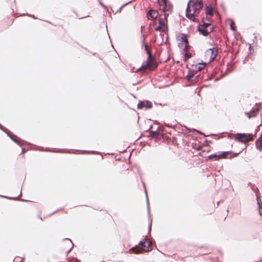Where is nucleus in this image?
I'll list each match as a JSON object with an SVG mask.
<instances>
[{"mask_svg":"<svg viewBox=\"0 0 262 262\" xmlns=\"http://www.w3.org/2000/svg\"><path fill=\"white\" fill-rule=\"evenodd\" d=\"M65 241L67 242V244L68 245V247L69 248V249L68 251V252L69 253L71 251V250L73 248V244L72 241L69 239H66Z\"/></svg>","mask_w":262,"mask_h":262,"instance_id":"a211bd4d","label":"nucleus"},{"mask_svg":"<svg viewBox=\"0 0 262 262\" xmlns=\"http://www.w3.org/2000/svg\"><path fill=\"white\" fill-rule=\"evenodd\" d=\"M234 136L235 140L242 143H246L252 140V136L250 134H237L235 135Z\"/></svg>","mask_w":262,"mask_h":262,"instance_id":"20e7f679","label":"nucleus"},{"mask_svg":"<svg viewBox=\"0 0 262 262\" xmlns=\"http://www.w3.org/2000/svg\"><path fill=\"white\" fill-rule=\"evenodd\" d=\"M144 45L145 50L146 51V53H147L148 56H149V57H150V56H151V55H152L151 53L148 49V46L146 44H144Z\"/></svg>","mask_w":262,"mask_h":262,"instance_id":"412c9836","label":"nucleus"},{"mask_svg":"<svg viewBox=\"0 0 262 262\" xmlns=\"http://www.w3.org/2000/svg\"><path fill=\"white\" fill-rule=\"evenodd\" d=\"M256 196H257V204L258 205L260 204V202H261L260 198L258 196V195L257 194H256Z\"/></svg>","mask_w":262,"mask_h":262,"instance_id":"393cba45","label":"nucleus"},{"mask_svg":"<svg viewBox=\"0 0 262 262\" xmlns=\"http://www.w3.org/2000/svg\"><path fill=\"white\" fill-rule=\"evenodd\" d=\"M166 19L167 18L165 19L164 17V18H160L159 20V26L155 29L156 31L164 32L166 30V26L165 21Z\"/></svg>","mask_w":262,"mask_h":262,"instance_id":"423d86ee","label":"nucleus"},{"mask_svg":"<svg viewBox=\"0 0 262 262\" xmlns=\"http://www.w3.org/2000/svg\"><path fill=\"white\" fill-rule=\"evenodd\" d=\"M9 199H11V200H15L16 199L15 198H9Z\"/></svg>","mask_w":262,"mask_h":262,"instance_id":"2f4dec72","label":"nucleus"},{"mask_svg":"<svg viewBox=\"0 0 262 262\" xmlns=\"http://www.w3.org/2000/svg\"><path fill=\"white\" fill-rule=\"evenodd\" d=\"M188 11H189V7L187 6V10H186V16L189 19L194 21V12H193V13H189Z\"/></svg>","mask_w":262,"mask_h":262,"instance_id":"2eb2a0df","label":"nucleus"},{"mask_svg":"<svg viewBox=\"0 0 262 262\" xmlns=\"http://www.w3.org/2000/svg\"><path fill=\"white\" fill-rule=\"evenodd\" d=\"M217 54V49L216 48L208 49L205 52V56L209 61H212L216 57Z\"/></svg>","mask_w":262,"mask_h":262,"instance_id":"39448f33","label":"nucleus"},{"mask_svg":"<svg viewBox=\"0 0 262 262\" xmlns=\"http://www.w3.org/2000/svg\"><path fill=\"white\" fill-rule=\"evenodd\" d=\"M0 128L2 130H3L4 132H5L8 136L16 143H17L18 145H21L20 143L18 142L17 140H16L14 137H15V136L13 135H12L10 131L8 130L7 129L3 127L2 125L0 124Z\"/></svg>","mask_w":262,"mask_h":262,"instance_id":"9d476101","label":"nucleus"},{"mask_svg":"<svg viewBox=\"0 0 262 262\" xmlns=\"http://www.w3.org/2000/svg\"><path fill=\"white\" fill-rule=\"evenodd\" d=\"M256 146L259 150H262V134L256 142Z\"/></svg>","mask_w":262,"mask_h":262,"instance_id":"4468645a","label":"nucleus"},{"mask_svg":"<svg viewBox=\"0 0 262 262\" xmlns=\"http://www.w3.org/2000/svg\"><path fill=\"white\" fill-rule=\"evenodd\" d=\"M259 208V213H261L262 212V202H260V204L258 205Z\"/></svg>","mask_w":262,"mask_h":262,"instance_id":"b1692460","label":"nucleus"},{"mask_svg":"<svg viewBox=\"0 0 262 262\" xmlns=\"http://www.w3.org/2000/svg\"><path fill=\"white\" fill-rule=\"evenodd\" d=\"M23 152H24V149H22Z\"/></svg>","mask_w":262,"mask_h":262,"instance_id":"f704fd0d","label":"nucleus"},{"mask_svg":"<svg viewBox=\"0 0 262 262\" xmlns=\"http://www.w3.org/2000/svg\"><path fill=\"white\" fill-rule=\"evenodd\" d=\"M152 103L151 102L148 101H141L140 103L138 104V108H142L143 107H145L146 108H149L151 107Z\"/></svg>","mask_w":262,"mask_h":262,"instance_id":"9b49d317","label":"nucleus"},{"mask_svg":"<svg viewBox=\"0 0 262 262\" xmlns=\"http://www.w3.org/2000/svg\"><path fill=\"white\" fill-rule=\"evenodd\" d=\"M80 153H81V154H96L97 152L95 151H93L83 150V151H81Z\"/></svg>","mask_w":262,"mask_h":262,"instance_id":"5701e85b","label":"nucleus"},{"mask_svg":"<svg viewBox=\"0 0 262 262\" xmlns=\"http://www.w3.org/2000/svg\"><path fill=\"white\" fill-rule=\"evenodd\" d=\"M189 3H190V2H189V3L188 4V6L189 7Z\"/></svg>","mask_w":262,"mask_h":262,"instance_id":"72a5a7b5","label":"nucleus"},{"mask_svg":"<svg viewBox=\"0 0 262 262\" xmlns=\"http://www.w3.org/2000/svg\"><path fill=\"white\" fill-rule=\"evenodd\" d=\"M258 108L253 110V111H251L250 113L248 114V117L250 118L251 117H255L258 114Z\"/></svg>","mask_w":262,"mask_h":262,"instance_id":"dca6fc26","label":"nucleus"},{"mask_svg":"<svg viewBox=\"0 0 262 262\" xmlns=\"http://www.w3.org/2000/svg\"><path fill=\"white\" fill-rule=\"evenodd\" d=\"M229 154H230L229 151H225V152H222V154H220L219 155H215V154L211 155L209 156V158H210V159L212 158H215V160H219L220 159L226 158L227 156Z\"/></svg>","mask_w":262,"mask_h":262,"instance_id":"1a4fd4ad","label":"nucleus"},{"mask_svg":"<svg viewBox=\"0 0 262 262\" xmlns=\"http://www.w3.org/2000/svg\"><path fill=\"white\" fill-rule=\"evenodd\" d=\"M205 67V64L204 63H198L196 64L192 65L191 70L193 72H197L201 71Z\"/></svg>","mask_w":262,"mask_h":262,"instance_id":"0eeeda50","label":"nucleus"},{"mask_svg":"<svg viewBox=\"0 0 262 262\" xmlns=\"http://www.w3.org/2000/svg\"><path fill=\"white\" fill-rule=\"evenodd\" d=\"M1 197H5L4 196L0 195Z\"/></svg>","mask_w":262,"mask_h":262,"instance_id":"c9c22d12","label":"nucleus"},{"mask_svg":"<svg viewBox=\"0 0 262 262\" xmlns=\"http://www.w3.org/2000/svg\"><path fill=\"white\" fill-rule=\"evenodd\" d=\"M158 12L156 10H150L147 14V17L149 18L150 17L151 19H156L158 16Z\"/></svg>","mask_w":262,"mask_h":262,"instance_id":"f8f14e48","label":"nucleus"},{"mask_svg":"<svg viewBox=\"0 0 262 262\" xmlns=\"http://www.w3.org/2000/svg\"><path fill=\"white\" fill-rule=\"evenodd\" d=\"M209 19V18H207V20L208 21L206 22V21H205V20L203 18V25H200V26H201V27H205V28H208L210 26V22Z\"/></svg>","mask_w":262,"mask_h":262,"instance_id":"6ab92c4d","label":"nucleus"},{"mask_svg":"<svg viewBox=\"0 0 262 262\" xmlns=\"http://www.w3.org/2000/svg\"><path fill=\"white\" fill-rule=\"evenodd\" d=\"M212 30L213 29L212 27L206 28L199 26L198 28L199 31L204 36H207L209 33L212 31Z\"/></svg>","mask_w":262,"mask_h":262,"instance_id":"6e6552de","label":"nucleus"},{"mask_svg":"<svg viewBox=\"0 0 262 262\" xmlns=\"http://www.w3.org/2000/svg\"><path fill=\"white\" fill-rule=\"evenodd\" d=\"M152 249L151 242L147 238H144L139 243V246H136L131 248L129 250L132 252L138 254L141 252V250L144 252H148Z\"/></svg>","mask_w":262,"mask_h":262,"instance_id":"f257e3e1","label":"nucleus"},{"mask_svg":"<svg viewBox=\"0 0 262 262\" xmlns=\"http://www.w3.org/2000/svg\"><path fill=\"white\" fill-rule=\"evenodd\" d=\"M14 260L16 262H23L24 261V259L20 257H17L14 258Z\"/></svg>","mask_w":262,"mask_h":262,"instance_id":"4be33fe9","label":"nucleus"},{"mask_svg":"<svg viewBox=\"0 0 262 262\" xmlns=\"http://www.w3.org/2000/svg\"><path fill=\"white\" fill-rule=\"evenodd\" d=\"M145 39V37L144 35L142 34L141 36V39L143 44H144Z\"/></svg>","mask_w":262,"mask_h":262,"instance_id":"a878e982","label":"nucleus"},{"mask_svg":"<svg viewBox=\"0 0 262 262\" xmlns=\"http://www.w3.org/2000/svg\"><path fill=\"white\" fill-rule=\"evenodd\" d=\"M197 78H198V77H196L195 78V79L194 80V81H196V79H197Z\"/></svg>","mask_w":262,"mask_h":262,"instance_id":"473e14b6","label":"nucleus"},{"mask_svg":"<svg viewBox=\"0 0 262 262\" xmlns=\"http://www.w3.org/2000/svg\"><path fill=\"white\" fill-rule=\"evenodd\" d=\"M159 5L160 9L164 12L165 18L166 19L171 12L172 5L167 0H161L159 2Z\"/></svg>","mask_w":262,"mask_h":262,"instance_id":"f03ea898","label":"nucleus"},{"mask_svg":"<svg viewBox=\"0 0 262 262\" xmlns=\"http://www.w3.org/2000/svg\"><path fill=\"white\" fill-rule=\"evenodd\" d=\"M213 10L212 8L210 7L207 6L206 8V13L207 15L211 16L213 15Z\"/></svg>","mask_w":262,"mask_h":262,"instance_id":"aec40b11","label":"nucleus"},{"mask_svg":"<svg viewBox=\"0 0 262 262\" xmlns=\"http://www.w3.org/2000/svg\"><path fill=\"white\" fill-rule=\"evenodd\" d=\"M158 134V132H152L151 133V135L152 136V137H154V136H155V135H156V134Z\"/></svg>","mask_w":262,"mask_h":262,"instance_id":"cd10ccee","label":"nucleus"},{"mask_svg":"<svg viewBox=\"0 0 262 262\" xmlns=\"http://www.w3.org/2000/svg\"><path fill=\"white\" fill-rule=\"evenodd\" d=\"M143 27H141V31L142 30Z\"/></svg>","mask_w":262,"mask_h":262,"instance_id":"e433bc0d","label":"nucleus"},{"mask_svg":"<svg viewBox=\"0 0 262 262\" xmlns=\"http://www.w3.org/2000/svg\"><path fill=\"white\" fill-rule=\"evenodd\" d=\"M157 66V64L154 59L152 58V55L149 57L148 56L147 60L146 63H143L142 66L138 69L140 70H146L147 69H154Z\"/></svg>","mask_w":262,"mask_h":262,"instance_id":"7ed1b4c3","label":"nucleus"},{"mask_svg":"<svg viewBox=\"0 0 262 262\" xmlns=\"http://www.w3.org/2000/svg\"><path fill=\"white\" fill-rule=\"evenodd\" d=\"M194 73L195 72H193V71L191 70V69L190 70L189 72L186 76V78L189 81H193L192 78L193 77Z\"/></svg>","mask_w":262,"mask_h":262,"instance_id":"f3484780","label":"nucleus"},{"mask_svg":"<svg viewBox=\"0 0 262 262\" xmlns=\"http://www.w3.org/2000/svg\"><path fill=\"white\" fill-rule=\"evenodd\" d=\"M203 4L201 1H198L195 3V4L193 5V9L194 10V12H196V10H199L200 9L203 7Z\"/></svg>","mask_w":262,"mask_h":262,"instance_id":"ddd939ff","label":"nucleus"},{"mask_svg":"<svg viewBox=\"0 0 262 262\" xmlns=\"http://www.w3.org/2000/svg\"><path fill=\"white\" fill-rule=\"evenodd\" d=\"M230 28L233 31H234V28L233 27V23L232 22L231 24H230Z\"/></svg>","mask_w":262,"mask_h":262,"instance_id":"c85d7f7f","label":"nucleus"},{"mask_svg":"<svg viewBox=\"0 0 262 262\" xmlns=\"http://www.w3.org/2000/svg\"><path fill=\"white\" fill-rule=\"evenodd\" d=\"M182 39L183 40V41H184L186 43V44L188 43V40L185 36L182 37Z\"/></svg>","mask_w":262,"mask_h":262,"instance_id":"bb28decb","label":"nucleus"},{"mask_svg":"<svg viewBox=\"0 0 262 262\" xmlns=\"http://www.w3.org/2000/svg\"><path fill=\"white\" fill-rule=\"evenodd\" d=\"M190 57V55L189 54H187V53H186V54H185V58H189Z\"/></svg>","mask_w":262,"mask_h":262,"instance_id":"7c9ffc66","label":"nucleus"},{"mask_svg":"<svg viewBox=\"0 0 262 262\" xmlns=\"http://www.w3.org/2000/svg\"><path fill=\"white\" fill-rule=\"evenodd\" d=\"M146 199H147V208H148V210H149V202H148V200L147 195H146Z\"/></svg>","mask_w":262,"mask_h":262,"instance_id":"c756f323","label":"nucleus"}]
</instances>
